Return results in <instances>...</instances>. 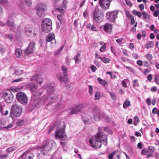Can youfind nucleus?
Listing matches in <instances>:
<instances>
[{
  "label": "nucleus",
  "mask_w": 159,
  "mask_h": 159,
  "mask_svg": "<svg viewBox=\"0 0 159 159\" xmlns=\"http://www.w3.org/2000/svg\"><path fill=\"white\" fill-rule=\"evenodd\" d=\"M138 80H133V87L134 88H135L136 87L139 86V84L137 82Z\"/></svg>",
  "instance_id": "a19ab883"
},
{
  "label": "nucleus",
  "mask_w": 159,
  "mask_h": 159,
  "mask_svg": "<svg viewBox=\"0 0 159 159\" xmlns=\"http://www.w3.org/2000/svg\"><path fill=\"white\" fill-rule=\"evenodd\" d=\"M6 48L1 44H0V52L3 53L5 52Z\"/></svg>",
  "instance_id": "3c124183"
},
{
  "label": "nucleus",
  "mask_w": 159,
  "mask_h": 159,
  "mask_svg": "<svg viewBox=\"0 0 159 159\" xmlns=\"http://www.w3.org/2000/svg\"><path fill=\"white\" fill-rule=\"evenodd\" d=\"M57 17L60 23H61V22H62L63 20V15L59 14L57 15Z\"/></svg>",
  "instance_id": "a18cd8bd"
},
{
  "label": "nucleus",
  "mask_w": 159,
  "mask_h": 159,
  "mask_svg": "<svg viewBox=\"0 0 159 159\" xmlns=\"http://www.w3.org/2000/svg\"><path fill=\"white\" fill-rule=\"evenodd\" d=\"M111 0H99L101 7L103 9H107L109 7Z\"/></svg>",
  "instance_id": "f8f14e48"
},
{
  "label": "nucleus",
  "mask_w": 159,
  "mask_h": 159,
  "mask_svg": "<svg viewBox=\"0 0 159 159\" xmlns=\"http://www.w3.org/2000/svg\"><path fill=\"white\" fill-rule=\"evenodd\" d=\"M103 130L112 134V132L107 127L99 128V133L89 140V143L92 147L96 149L99 148L101 147L102 143L105 146L107 145V137L102 132L101 130Z\"/></svg>",
  "instance_id": "f257e3e1"
},
{
  "label": "nucleus",
  "mask_w": 159,
  "mask_h": 159,
  "mask_svg": "<svg viewBox=\"0 0 159 159\" xmlns=\"http://www.w3.org/2000/svg\"><path fill=\"white\" fill-rule=\"evenodd\" d=\"M37 7L36 15L39 17L42 16L46 8V5L40 3L37 5Z\"/></svg>",
  "instance_id": "9d476101"
},
{
  "label": "nucleus",
  "mask_w": 159,
  "mask_h": 159,
  "mask_svg": "<svg viewBox=\"0 0 159 159\" xmlns=\"http://www.w3.org/2000/svg\"><path fill=\"white\" fill-rule=\"evenodd\" d=\"M132 13L135 15L136 16L139 18L141 17L142 13L140 11H137L133 10L132 11Z\"/></svg>",
  "instance_id": "393cba45"
},
{
  "label": "nucleus",
  "mask_w": 159,
  "mask_h": 159,
  "mask_svg": "<svg viewBox=\"0 0 159 159\" xmlns=\"http://www.w3.org/2000/svg\"><path fill=\"white\" fill-rule=\"evenodd\" d=\"M61 69L62 71H64V72H65L66 73V72L67 70V67L63 65L61 66Z\"/></svg>",
  "instance_id": "bf43d9fd"
},
{
  "label": "nucleus",
  "mask_w": 159,
  "mask_h": 159,
  "mask_svg": "<svg viewBox=\"0 0 159 159\" xmlns=\"http://www.w3.org/2000/svg\"><path fill=\"white\" fill-rule=\"evenodd\" d=\"M65 126L63 125L62 127L57 129L55 132V137L56 138L60 139L62 140L66 139V136L65 133Z\"/></svg>",
  "instance_id": "0eeeda50"
},
{
  "label": "nucleus",
  "mask_w": 159,
  "mask_h": 159,
  "mask_svg": "<svg viewBox=\"0 0 159 159\" xmlns=\"http://www.w3.org/2000/svg\"><path fill=\"white\" fill-rule=\"evenodd\" d=\"M7 25L12 30H14L15 29V26L14 23L13 22L8 20L7 23Z\"/></svg>",
  "instance_id": "5701e85b"
},
{
  "label": "nucleus",
  "mask_w": 159,
  "mask_h": 159,
  "mask_svg": "<svg viewBox=\"0 0 159 159\" xmlns=\"http://www.w3.org/2000/svg\"><path fill=\"white\" fill-rule=\"evenodd\" d=\"M148 153H153L154 152L155 148L153 146H150L148 147Z\"/></svg>",
  "instance_id": "72a5a7b5"
},
{
  "label": "nucleus",
  "mask_w": 159,
  "mask_h": 159,
  "mask_svg": "<svg viewBox=\"0 0 159 159\" xmlns=\"http://www.w3.org/2000/svg\"><path fill=\"white\" fill-rule=\"evenodd\" d=\"M55 89V85L53 83L50 82L47 83L46 87V90L48 97L46 99L45 101L46 102H49L51 100H55L57 98V95L55 94L54 96H52L54 93Z\"/></svg>",
  "instance_id": "f03ea898"
},
{
  "label": "nucleus",
  "mask_w": 159,
  "mask_h": 159,
  "mask_svg": "<svg viewBox=\"0 0 159 159\" xmlns=\"http://www.w3.org/2000/svg\"><path fill=\"white\" fill-rule=\"evenodd\" d=\"M139 121V117L137 116H135L134 117V120L133 122V124L134 125H137Z\"/></svg>",
  "instance_id": "f704fd0d"
},
{
  "label": "nucleus",
  "mask_w": 159,
  "mask_h": 159,
  "mask_svg": "<svg viewBox=\"0 0 159 159\" xmlns=\"http://www.w3.org/2000/svg\"><path fill=\"white\" fill-rule=\"evenodd\" d=\"M57 10L59 12L61 13H63L64 12V9L63 8H58L57 9Z\"/></svg>",
  "instance_id": "774afa93"
},
{
  "label": "nucleus",
  "mask_w": 159,
  "mask_h": 159,
  "mask_svg": "<svg viewBox=\"0 0 159 159\" xmlns=\"http://www.w3.org/2000/svg\"><path fill=\"white\" fill-rule=\"evenodd\" d=\"M119 155L118 151H115L109 155V159H119Z\"/></svg>",
  "instance_id": "dca6fc26"
},
{
  "label": "nucleus",
  "mask_w": 159,
  "mask_h": 159,
  "mask_svg": "<svg viewBox=\"0 0 159 159\" xmlns=\"http://www.w3.org/2000/svg\"><path fill=\"white\" fill-rule=\"evenodd\" d=\"M151 70V68L149 67L146 69H144L143 72V73L144 75H147L149 73Z\"/></svg>",
  "instance_id": "c9c22d12"
},
{
  "label": "nucleus",
  "mask_w": 159,
  "mask_h": 159,
  "mask_svg": "<svg viewBox=\"0 0 159 159\" xmlns=\"http://www.w3.org/2000/svg\"><path fill=\"white\" fill-rule=\"evenodd\" d=\"M24 122L23 119H19L16 122V125L18 126H21L24 124Z\"/></svg>",
  "instance_id": "473e14b6"
},
{
  "label": "nucleus",
  "mask_w": 159,
  "mask_h": 159,
  "mask_svg": "<svg viewBox=\"0 0 159 159\" xmlns=\"http://www.w3.org/2000/svg\"><path fill=\"white\" fill-rule=\"evenodd\" d=\"M90 69L93 72H95L97 70L96 67L94 65H92L90 67Z\"/></svg>",
  "instance_id": "4d7b16f0"
},
{
  "label": "nucleus",
  "mask_w": 159,
  "mask_h": 159,
  "mask_svg": "<svg viewBox=\"0 0 159 159\" xmlns=\"http://www.w3.org/2000/svg\"><path fill=\"white\" fill-rule=\"evenodd\" d=\"M3 96L5 101L7 103H11L12 102L13 96L12 92L10 90L4 93Z\"/></svg>",
  "instance_id": "9b49d317"
},
{
  "label": "nucleus",
  "mask_w": 159,
  "mask_h": 159,
  "mask_svg": "<svg viewBox=\"0 0 159 159\" xmlns=\"http://www.w3.org/2000/svg\"><path fill=\"white\" fill-rule=\"evenodd\" d=\"M22 109L21 107L16 104H14L12 107L10 115L16 117H18L21 115Z\"/></svg>",
  "instance_id": "423d86ee"
},
{
  "label": "nucleus",
  "mask_w": 159,
  "mask_h": 159,
  "mask_svg": "<svg viewBox=\"0 0 159 159\" xmlns=\"http://www.w3.org/2000/svg\"><path fill=\"white\" fill-rule=\"evenodd\" d=\"M152 79V75L149 74L148 75L147 77V80L149 81H151Z\"/></svg>",
  "instance_id": "338daca9"
},
{
  "label": "nucleus",
  "mask_w": 159,
  "mask_h": 159,
  "mask_svg": "<svg viewBox=\"0 0 159 159\" xmlns=\"http://www.w3.org/2000/svg\"><path fill=\"white\" fill-rule=\"evenodd\" d=\"M25 1L27 5L29 7L31 6L32 2V0H25Z\"/></svg>",
  "instance_id": "49530a36"
},
{
  "label": "nucleus",
  "mask_w": 159,
  "mask_h": 159,
  "mask_svg": "<svg viewBox=\"0 0 159 159\" xmlns=\"http://www.w3.org/2000/svg\"><path fill=\"white\" fill-rule=\"evenodd\" d=\"M148 153V149L144 148L142 149L141 151V154L142 155H146Z\"/></svg>",
  "instance_id": "8fccbe9b"
},
{
  "label": "nucleus",
  "mask_w": 159,
  "mask_h": 159,
  "mask_svg": "<svg viewBox=\"0 0 159 159\" xmlns=\"http://www.w3.org/2000/svg\"><path fill=\"white\" fill-rule=\"evenodd\" d=\"M29 88L31 91L32 92H35L38 88L37 84L33 83L29 84Z\"/></svg>",
  "instance_id": "6ab92c4d"
},
{
  "label": "nucleus",
  "mask_w": 159,
  "mask_h": 159,
  "mask_svg": "<svg viewBox=\"0 0 159 159\" xmlns=\"http://www.w3.org/2000/svg\"><path fill=\"white\" fill-rule=\"evenodd\" d=\"M142 13L143 19L147 22L149 21L150 20V17L147 13L145 11H143Z\"/></svg>",
  "instance_id": "b1692460"
},
{
  "label": "nucleus",
  "mask_w": 159,
  "mask_h": 159,
  "mask_svg": "<svg viewBox=\"0 0 159 159\" xmlns=\"http://www.w3.org/2000/svg\"><path fill=\"white\" fill-rule=\"evenodd\" d=\"M41 28L44 32L47 33L50 31L52 29L51 20L48 18H45L42 21Z\"/></svg>",
  "instance_id": "20e7f679"
},
{
  "label": "nucleus",
  "mask_w": 159,
  "mask_h": 159,
  "mask_svg": "<svg viewBox=\"0 0 159 159\" xmlns=\"http://www.w3.org/2000/svg\"><path fill=\"white\" fill-rule=\"evenodd\" d=\"M22 70L19 69H16V70L15 71V74L17 75H20L22 74Z\"/></svg>",
  "instance_id": "79ce46f5"
},
{
  "label": "nucleus",
  "mask_w": 159,
  "mask_h": 159,
  "mask_svg": "<svg viewBox=\"0 0 159 159\" xmlns=\"http://www.w3.org/2000/svg\"><path fill=\"white\" fill-rule=\"evenodd\" d=\"M54 143V142L52 140L46 141L45 142L41 149V152L44 155L46 153L50 151L52 148Z\"/></svg>",
  "instance_id": "39448f33"
},
{
  "label": "nucleus",
  "mask_w": 159,
  "mask_h": 159,
  "mask_svg": "<svg viewBox=\"0 0 159 159\" xmlns=\"http://www.w3.org/2000/svg\"><path fill=\"white\" fill-rule=\"evenodd\" d=\"M84 123L86 124H89L92 122V118L87 119L85 118L83 120Z\"/></svg>",
  "instance_id": "58836bf2"
},
{
  "label": "nucleus",
  "mask_w": 159,
  "mask_h": 159,
  "mask_svg": "<svg viewBox=\"0 0 159 159\" xmlns=\"http://www.w3.org/2000/svg\"><path fill=\"white\" fill-rule=\"evenodd\" d=\"M39 98L38 95L33 94L31 97V100L34 101H36Z\"/></svg>",
  "instance_id": "7c9ffc66"
},
{
  "label": "nucleus",
  "mask_w": 159,
  "mask_h": 159,
  "mask_svg": "<svg viewBox=\"0 0 159 159\" xmlns=\"http://www.w3.org/2000/svg\"><path fill=\"white\" fill-rule=\"evenodd\" d=\"M146 59L148 61H150L152 58L153 57L150 54H147L145 56Z\"/></svg>",
  "instance_id": "ea45409f"
},
{
  "label": "nucleus",
  "mask_w": 159,
  "mask_h": 159,
  "mask_svg": "<svg viewBox=\"0 0 159 159\" xmlns=\"http://www.w3.org/2000/svg\"><path fill=\"white\" fill-rule=\"evenodd\" d=\"M144 65L143 66H146L147 67H148L150 66L149 63L147 61H143Z\"/></svg>",
  "instance_id": "0e129e2a"
},
{
  "label": "nucleus",
  "mask_w": 159,
  "mask_h": 159,
  "mask_svg": "<svg viewBox=\"0 0 159 159\" xmlns=\"http://www.w3.org/2000/svg\"><path fill=\"white\" fill-rule=\"evenodd\" d=\"M130 102L129 100H126L124 102L123 104V107L125 109L128 107L130 106Z\"/></svg>",
  "instance_id": "cd10ccee"
},
{
  "label": "nucleus",
  "mask_w": 159,
  "mask_h": 159,
  "mask_svg": "<svg viewBox=\"0 0 159 159\" xmlns=\"http://www.w3.org/2000/svg\"><path fill=\"white\" fill-rule=\"evenodd\" d=\"M33 30L32 27L28 26L25 27L24 29V32L28 36H32L33 35Z\"/></svg>",
  "instance_id": "2eb2a0df"
},
{
  "label": "nucleus",
  "mask_w": 159,
  "mask_h": 159,
  "mask_svg": "<svg viewBox=\"0 0 159 159\" xmlns=\"http://www.w3.org/2000/svg\"><path fill=\"white\" fill-rule=\"evenodd\" d=\"M158 79V75L157 74H156L154 76V81L157 84H159V80Z\"/></svg>",
  "instance_id": "c03bdc74"
},
{
  "label": "nucleus",
  "mask_w": 159,
  "mask_h": 159,
  "mask_svg": "<svg viewBox=\"0 0 159 159\" xmlns=\"http://www.w3.org/2000/svg\"><path fill=\"white\" fill-rule=\"evenodd\" d=\"M94 119L96 121H98L101 119L100 115L98 113L95 114L93 116Z\"/></svg>",
  "instance_id": "c756f323"
},
{
  "label": "nucleus",
  "mask_w": 159,
  "mask_h": 159,
  "mask_svg": "<svg viewBox=\"0 0 159 159\" xmlns=\"http://www.w3.org/2000/svg\"><path fill=\"white\" fill-rule=\"evenodd\" d=\"M83 107L84 105L83 104H81L75 106V107L78 112H79L81 110Z\"/></svg>",
  "instance_id": "4c0bfd02"
},
{
  "label": "nucleus",
  "mask_w": 159,
  "mask_h": 159,
  "mask_svg": "<svg viewBox=\"0 0 159 159\" xmlns=\"http://www.w3.org/2000/svg\"><path fill=\"white\" fill-rule=\"evenodd\" d=\"M66 73L63 72V75H62L61 74H58L57 75V77L61 81H66L67 80Z\"/></svg>",
  "instance_id": "412c9836"
},
{
  "label": "nucleus",
  "mask_w": 159,
  "mask_h": 159,
  "mask_svg": "<svg viewBox=\"0 0 159 159\" xmlns=\"http://www.w3.org/2000/svg\"><path fill=\"white\" fill-rule=\"evenodd\" d=\"M127 81V80H123L122 82L121 83L122 84V86L124 87H127V84L126 83V82Z\"/></svg>",
  "instance_id": "13d9d810"
},
{
  "label": "nucleus",
  "mask_w": 159,
  "mask_h": 159,
  "mask_svg": "<svg viewBox=\"0 0 159 159\" xmlns=\"http://www.w3.org/2000/svg\"><path fill=\"white\" fill-rule=\"evenodd\" d=\"M7 0H0V3L2 5H7L8 3Z\"/></svg>",
  "instance_id": "603ef678"
},
{
  "label": "nucleus",
  "mask_w": 159,
  "mask_h": 159,
  "mask_svg": "<svg viewBox=\"0 0 159 159\" xmlns=\"http://www.w3.org/2000/svg\"><path fill=\"white\" fill-rule=\"evenodd\" d=\"M29 129L28 128H25L22 131V133L24 134H26L29 132Z\"/></svg>",
  "instance_id": "5fc2aeb1"
},
{
  "label": "nucleus",
  "mask_w": 159,
  "mask_h": 159,
  "mask_svg": "<svg viewBox=\"0 0 159 159\" xmlns=\"http://www.w3.org/2000/svg\"><path fill=\"white\" fill-rule=\"evenodd\" d=\"M92 15L93 20L97 23L102 22L104 19V14L98 7H95Z\"/></svg>",
  "instance_id": "7ed1b4c3"
},
{
  "label": "nucleus",
  "mask_w": 159,
  "mask_h": 159,
  "mask_svg": "<svg viewBox=\"0 0 159 159\" xmlns=\"http://www.w3.org/2000/svg\"><path fill=\"white\" fill-rule=\"evenodd\" d=\"M16 97L17 100L21 104L25 105L28 103V97L24 93L19 92L17 93Z\"/></svg>",
  "instance_id": "6e6552de"
},
{
  "label": "nucleus",
  "mask_w": 159,
  "mask_h": 159,
  "mask_svg": "<svg viewBox=\"0 0 159 159\" xmlns=\"http://www.w3.org/2000/svg\"><path fill=\"white\" fill-rule=\"evenodd\" d=\"M67 0H63V7L64 8H65L67 4Z\"/></svg>",
  "instance_id": "6e6d98bb"
},
{
  "label": "nucleus",
  "mask_w": 159,
  "mask_h": 159,
  "mask_svg": "<svg viewBox=\"0 0 159 159\" xmlns=\"http://www.w3.org/2000/svg\"><path fill=\"white\" fill-rule=\"evenodd\" d=\"M89 92L90 93L91 95H92L93 94V88L91 86L89 85Z\"/></svg>",
  "instance_id": "680f3d73"
},
{
  "label": "nucleus",
  "mask_w": 159,
  "mask_h": 159,
  "mask_svg": "<svg viewBox=\"0 0 159 159\" xmlns=\"http://www.w3.org/2000/svg\"><path fill=\"white\" fill-rule=\"evenodd\" d=\"M35 43L34 42L30 43L28 47L25 51V54L28 55L32 53L34 51L35 49Z\"/></svg>",
  "instance_id": "ddd939ff"
},
{
  "label": "nucleus",
  "mask_w": 159,
  "mask_h": 159,
  "mask_svg": "<svg viewBox=\"0 0 159 159\" xmlns=\"http://www.w3.org/2000/svg\"><path fill=\"white\" fill-rule=\"evenodd\" d=\"M106 47V44H104V45L103 46H102L100 48V51L101 52H104L105 50Z\"/></svg>",
  "instance_id": "864d4df0"
},
{
  "label": "nucleus",
  "mask_w": 159,
  "mask_h": 159,
  "mask_svg": "<svg viewBox=\"0 0 159 159\" xmlns=\"http://www.w3.org/2000/svg\"><path fill=\"white\" fill-rule=\"evenodd\" d=\"M118 12L117 10L107 12L106 14V18L109 21L114 22L115 20Z\"/></svg>",
  "instance_id": "1a4fd4ad"
},
{
  "label": "nucleus",
  "mask_w": 159,
  "mask_h": 159,
  "mask_svg": "<svg viewBox=\"0 0 159 159\" xmlns=\"http://www.w3.org/2000/svg\"><path fill=\"white\" fill-rule=\"evenodd\" d=\"M100 59L103 62L105 63H109L110 61L109 59L104 57H100Z\"/></svg>",
  "instance_id": "e433bc0d"
},
{
  "label": "nucleus",
  "mask_w": 159,
  "mask_h": 159,
  "mask_svg": "<svg viewBox=\"0 0 159 159\" xmlns=\"http://www.w3.org/2000/svg\"><path fill=\"white\" fill-rule=\"evenodd\" d=\"M112 28V26L111 24L107 23L103 26V29L106 32L110 33L111 32Z\"/></svg>",
  "instance_id": "f3484780"
},
{
  "label": "nucleus",
  "mask_w": 159,
  "mask_h": 159,
  "mask_svg": "<svg viewBox=\"0 0 159 159\" xmlns=\"http://www.w3.org/2000/svg\"><path fill=\"white\" fill-rule=\"evenodd\" d=\"M5 108L4 106L0 105V112L2 115H6L8 114V111Z\"/></svg>",
  "instance_id": "aec40b11"
},
{
  "label": "nucleus",
  "mask_w": 159,
  "mask_h": 159,
  "mask_svg": "<svg viewBox=\"0 0 159 159\" xmlns=\"http://www.w3.org/2000/svg\"><path fill=\"white\" fill-rule=\"evenodd\" d=\"M98 80L99 81L100 84L103 85L104 86L107 85V82L104 80H102L99 78H98Z\"/></svg>",
  "instance_id": "2f4dec72"
},
{
  "label": "nucleus",
  "mask_w": 159,
  "mask_h": 159,
  "mask_svg": "<svg viewBox=\"0 0 159 159\" xmlns=\"http://www.w3.org/2000/svg\"><path fill=\"white\" fill-rule=\"evenodd\" d=\"M21 52L20 49L19 48L17 49L15 51V54L16 57H17L20 58L21 56Z\"/></svg>",
  "instance_id": "bb28decb"
},
{
  "label": "nucleus",
  "mask_w": 159,
  "mask_h": 159,
  "mask_svg": "<svg viewBox=\"0 0 159 159\" xmlns=\"http://www.w3.org/2000/svg\"><path fill=\"white\" fill-rule=\"evenodd\" d=\"M153 44V41H149L145 45V47L147 49H148L149 48L152 47Z\"/></svg>",
  "instance_id": "a878e982"
},
{
  "label": "nucleus",
  "mask_w": 159,
  "mask_h": 159,
  "mask_svg": "<svg viewBox=\"0 0 159 159\" xmlns=\"http://www.w3.org/2000/svg\"><path fill=\"white\" fill-rule=\"evenodd\" d=\"M22 156L25 159H32L34 157L33 155L30 152L24 153Z\"/></svg>",
  "instance_id": "4be33fe9"
},
{
  "label": "nucleus",
  "mask_w": 159,
  "mask_h": 159,
  "mask_svg": "<svg viewBox=\"0 0 159 159\" xmlns=\"http://www.w3.org/2000/svg\"><path fill=\"white\" fill-rule=\"evenodd\" d=\"M91 30L93 31H98V29L95 26L93 25L92 26Z\"/></svg>",
  "instance_id": "69168bd1"
},
{
  "label": "nucleus",
  "mask_w": 159,
  "mask_h": 159,
  "mask_svg": "<svg viewBox=\"0 0 159 159\" xmlns=\"http://www.w3.org/2000/svg\"><path fill=\"white\" fill-rule=\"evenodd\" d=\"M125 2L126 4L129 7H131L132 6V4L130 1L125 0Z\"/></svg>",
  "instance_id": "052dcab7"
},
{
  "label": "nucleus",
  "mask_w": 159,
  "mask_h": 159,
  "mask_svg": "<svg viewBox=\"0 0 159 159\" xmlns=\"http://www.w3.org/2000/svg\"><path fill=\"white\" fill-rule=\"evenodd\" d=\"M110 95L113 100H116V96L114 93L111 92L110 93Z\"/></svg>",
  "instance_id": "de8ad7c7"
},
{
  "label": "nucleus",
  "mask_w": 159,
  "mask_h": 159,
  "mask_svg": "<svg viewBox=\"0 0 159 159\" xmlns=\"http://www.w3.org/2000/svg\"><path fill=\"white\" fill-rule=\"evenodd\" d=\"M146 102L147 104L148 105L150 106L151 105V100L150 98H147L146 99Z\"/></svg>",
  "instance_id": "e2e57ef3"
},
{
  "label": "nucleus",
  "mask_w": 159,
  "mask_h": 159,
  "mask_svg": "<svg viewBox=\"0 0 159 159\" xmlns=\"http://www.w3.org/2000/svg\"><path fill=\"white\" fill-rule=\"evenodd\" d=\"M127 17L130 18L131 24L132 25H134L135 23L134 16L132 14H129L127 15Z\"/></svg>",
  "instance_id": "c85d7f7f"
},
{
  "label": "nucleus",
  "mask_w": 159,
  "mask_h": 159,
  "mask_svg": "<svg viewBox=\"0 0 159 159\" xmlns=\"http://www.w3.org/2000/svg\"><path fill=\"white\" fill-rule=\"evenodd\" d=\"M100 93L98 92H96L95 95V100H99L100 98Z\"/></svg>",
  "instance_id": "37998d69"
},
{
  "label": "nucleus",
  "mask_w": 159,
  "mask_h": 159,
  "mask_svg": "<svg viewBox=\"0 0 159 159\" xmlns=\"http://www.w3.org/2000/svg\"><path fill=\"white\" fill-rule=\"evenodd\" d=\"M77 112H78L76 110V108L75 107L73 108L70 113H69V114L71 115L72 114H75Z\"/></svg>",
  "instance_id": "09e8293b"
},
{
  "label": "nucleus",
  "mask_w": 159,
  "mask_h": 159,
  "mask_svg": "<svg viewBox=\"0 0 159 159\" xmlns=\"http://www.w3.org/2000/svg\"><path fill=\"white\" fill-rule=\"evenodd\" d=\"M31 81L35 80L37 83L41 84L43 82V80L41 75L38 74H36L30 79Z\"/></svg>",
  "instance_id": "4468645a"
},
{
  "label": "nucleus",
  "mask_w": 159,
  "mask_h": 159,
  "mask_svg": "<svg viewBox=\"0 0 159 159\" xmlns=\"http://www.w3.org/2000/svg\"><path fill=\"white\" fill-rule=\"evenodd\" d=\"M55 35L53 33H49L47 36L46 40L47 42H51L55 39Z\"/></svg>",
  "instance_id": "a211bd4d"
}]
</instances>
